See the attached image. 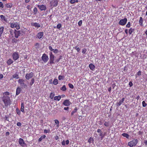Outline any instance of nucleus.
Segmentation results:
<instances>
[{
	"label": "nucleus",
	"instance_id": "30",
	"mask_svg": "<svg viewBox=\"0 0 147 147\" xmlns=\"http://www.w3.org/2000/svg\"><path fill=\"white\" fill-rule=\"evenodd\" d=\"M55 122L56 125V127L58 128L59 126V122L57 119H55L54 120Z\"/></svg>",
	"mask_w": 147,
	"mask_h": 147
},
{
	"label": "nucleus",
	"instance_id": "59",
	"mask_svg": "<svg viewBox=\"0 0 147 147\" xmlns=\"http://www.w3.org/2000/svg\"><path fill=\"white\" fill-rule=\"evenodd\" d=\"M17 125L18 126H20L21 125V124L20 122H18L17 123Z\"/></svg>",
	"mask_w": 147,
	"mask_h": 147
},
{
	"label": "nucleus",
	"instance_id": "5",
	"mask_svg": "<svg viewBox=\"0 0 147 147\" xmlns=\"http://www.w3.org/2000/svg\"><path fill=\"white\" fill-rule=\"evenodd\" d=\"M54 55L53 54L52 52H50L49 54V63L50 64L54 63Z\"/></svg>",
	"mask_w": 147,
	"mask_h": 147
},
{
	"label": "nucleus",
	"instance_id": "1",
	"mask_svg": "<svg viewBox=\"0 0 147 147\" xmlns=\"http://www.w3.org/2000/svg\"><path fill=\"white\" fill-rule=\"evenodd\" d=\"M10 93L8 92H4L3 94L1 99L5 106L7 107L11 104L10 97L8 96L10 95Z\"/></svg>",
	"mask_w": 147,
	"mask_h": 147
},
{
	"label": "nucleus",
	"instance_id": "28",
	"mask_svg": "<svg viewBox=\"0 0 147 147\" xmlns=\"http://www.w3.org/2000/svg\"><path fill=\"white\" fill-rule=\"evenodd\" d=\"M4 29V27L3 26L0 27V37L2 36V34L3 32Z\"/></svg>",
	"mask_w": 147,
	"mask_h": 147
},
{
	"label": "nucleus",
	"instance_id": "42",
	"mask_svg": "<svg viewBox=\"0 0 147 147\" xmlns=\"http://www.w3.org/2000/svg\"><path fill=\"white\" fill-rule=\"evenodd\" d=\"M93 139L92 137H90L88 140V142H89L90 144L92 143V142L93 141Z\"/></svg>",
	"mask_w": 147,
	"mask_h": 147
},
{
	"label": "nucleus",
	"instance_id": "11",
	"mask_svg": "<svg viewBox=\"0 0 147 147\" xmlns=\"http://www.w3.org/2000/svg\"><path fill=\"white\" fill-rule=\"evenodd\" d=\"M18 142L20 145L22 147L26 145V144L24 142L23 139L21 138H19Z\"/></svg>",
	"mask_w": 147,
	"mask_h": 147
},
{
	"label": "nucleus",
	"instance_id": "20",
	"mask_svg": "<svg viewBox=\"0 0 147 147\" xmlns=\"http://www.w3.org/2000/svg\"><path fill=\"white\" fill-rule=\"evenodd\" d=\"M0 17L2 21H4L5 22H7V19L6 18V17L5 16L2 15L0 16Z\"/></svg>",
	"mask_w": 147,
	"mask_h": 147
},
{
	"label": "nucleus",
	"instance_id": "39",
	"mask_svg": "<svg viewBox=\"0 0 147 147\" xmlns=\"http://www.w3.org/2000/svg\"><path fill=\"white\" fill-rule=\"evenodd\" d=\"M99 135L100 136V138L101 140L105 136V134H103L102 133V132H101L99 134Z\"/></svg>",
	"mask_w": 147,
	"mask_h": 147
},
{
	"label": "nucleus",
	"instance_id": "41",
	"mask_svg": "<svg viewBox=\"0 0 147 147\" xmlns=\"http://www.w3.org/2000/svg\"><path fill=\"white\" fill-rule=\"evenodd\" d=\"M78 0H71L70 1V3L71 4H74L75 2L78 3Z\"/></svg>",
	"mask_w": 147,
	"mask_h": 147
},
{
	"label": "nucleus",
	"instance_id": "54",
	"mask_svg": "<svg viewBox=\"0 0 147 147\" xmlns=\"http://www.w3.org/2000/svg\"><path fill=\"white\" fill-rule=\"evenodd\" d=\"M75 49H76L78 52H79L80 51V49L79 47H75Z\"/></svg>",
	"mask_w": 147,
	"mask_h": 147
},
{
	"label": "nucleus",
	"instance_id": "23",
	"mask_svg": "<svg viewBox=\"0 0 147 147\" xmlns=\"http://www.w3.org/2000/svg\"><path fill=\"white\" fill-rule=\"evenodd\" d=\"M61 98V97L60 96H56L54 98V99L55 100L59 101Z\"/></svg>",
	"mask_w": 147,
	"mask_h": 147
},
{
	"label": "nucleus",
	"instance_id": "15",
	"mask_svg": "<svg viewBox=\"0 0 147 147\" xmlns=\"http://www.w3.org/2000/svg\"><path fill=\"white\" fill-rule=\"evenodd\" d=\"M43 35V32H39L38 33L37 35V38L39 39H40L42 38Z\"/></svg>",
	"mask_w": 147,
	"mask_h": 147
},
{
	"label": "nucleus",
	"instance_id": "36",
	"mask_svg": "<svg viewBox=\"0 0 147 147\" xmlns=\"http://www.w3.org/2000/svg\"><path fill=\"white\" fill-rule=\"evenodd\" d=\"M53 83L55 85H57L58 84V81L57 79H55L53 81Z\"/></svg>",
	"mask_w": 147,
	"mask_h": 147
},
{
	"label": "nucleus",
	"instance_id": "53",
	"mask_svg": "<svg viewBox=\"0 0 147 147\" xmlns=\"http://www.w3.org/2000/svg\"><path fill=\"white\" fill-rule=\"evenodd\" d=\"M4 5L2 2H0V7L2 8H3L4 7Z\"/></svg>",
	"mask_w": 147,
	"mask_h": 147
},
{
	"label": "nucleus",
	"instance_id": "63",
	"mask_svg": "<svg viewBox=\"0 0 147 147\" xmlns=\"http://www.w3.org/2000/svg\"><path fill=\"white\" fill-rule=\"evenodd\" d=\"M9 132L7 131L6 132L5 135L6 136H9Z\"/></svg>",
	"mask_w": 147,
	"mask_h": 147
},
{
	"label": "nucleus",
	"instance_id": "50",
	"mask_svg": "<svg viewBox=\"0 0 147 147\" xmlns=\"http://www.w3.org/2000/svg\"><path fill=\"white\" fill-rule=\"evenodd\" d=\"M50 130L49 129L48 130H46L45 129L44 130V133H45L47 134V133H49L50 132Z\"/></svg>",
	"mask_w": 147,
	"mask_h": 147
},
{
	"label": "nucleus",
	"instance_id": "14",
	"mask_svg": "<svg viewBox=\"0 0 147 147\" xmlns=\"http://www.w3.org/2000/svg\"><path fill=\"white\" fill-rule=\"evenodd\" d=\"M63 104L65 106H68L70 105L71 103L69 100H66L63 102Z\"/></svg>",
	"mask_w": 147,
	"mask_h": 147
},
{
	"label": "nucleus",
	"instance_id": "6",
	"mask_svg": "<svg viewBox=\"0 0 147 147\" xmlns=\"http://www.w3.org/2000/svg\"><path fill=\"white\" fill-rule=\"evenodd\" d=\"M42 59L44 63H46L49 60L48 56L45 53H44L42 57Z\"/></svg>",
	"mask_w": 147,
	"mask_h": 147
},
{
	"label": "nucleus",
	"instance_id": "12",
	"mask_svg": "<svg viewBox=\"0 0 147 147\" xmlns=\"http://www.w3.org/2000/svg\"><path fill=\"white\" fill-rule=\"evenodd\" d=\"M37 7L41 11H45L47 9L46 6L43 4H42L41 5H37Z\"/></svg>",
	"mask_w": 147,
	"mask_h": 147
},
{
	"label": "nucleus",
	"instance_id": "29",
	"mask_svg": "<svg viewBox=\"0 0 147 147\" xmlns=\"http://www.w3.org/2000/svg\"><path fill=\"white\" fill-rule=\"evenodd\" d=\"M135 31V29L132 28H131L129 30V34H131L134 32Z\"/></svg>",
	"mask_w": 147,
	"mask_h": 147
},
{
	"label": "nucleus",
	"instance_id": "37",
	"mask_svg": "<svg viewBox=\"0 0 147 147\" xmlns=\"http://www.w3.org/2000/svg\"><path fill=\"white\" fill-rule=\"evenodd\" d=\"M54 96H55L54 93V92H51V93L50 95L49 96V98H50L52 99L53 98Z\"/></svg>",
	"mask_w": 147,
	"mask_h": 147
},
{
	"label": "nucleus",
	"instance_id": "62",
	"mask_svg": "<svg viewBox=\"0 0 147 147\" xmlns=\"http://www.w3.org/2000/svg\"><path fill=\"white\" fill-rule=\"evenodd\" d=\"M97 132L98 133H100L102 132V131L100 129H97Z\"/></svg>",
	"mask_w": 147,
	"mask_h": 147
},
{
	"label": "nucleus",
	"instance_id": "7",
	"mask_svg": "<svg viewBox=\"0 0 147 147\" xmlns=\"http://www.w3.org/2000/svg\"><path fill=\"white\" fill-rule=\"evenodd\" d=\"M127 20V19L126 18L121 19L119 22V24L122 26H124L126 24Z\"/></svg>",
	"mask_w": 147,
	"mask_h": 147
},
{
	"label": "nucleus",
	"instance_id": "2",
	"mask_svg": "<svg viewBox=\"0 0 147 147\" xmlns=\"http://www.w3.org/2000/svg\"><path fill=\"white\" fill-rule=\"evenodd\" d=\"M138 143V140L137 139H134L132 140L129 142L128 146L130 147H133L135 146Z\"/></svg>",
	"mask_w": 147,
	"mask_h": 147
},
{
	"label": "nucleus",
	"instance_id": "10",
	"mask_svg": "<svg viewBox=\"0 0 147 147\" xmlns=\"http://www.w3.org/2000/svg\"><path fill=\"white\" fill-rule=\"evenodd\" d=\"M12 57L14 61L16 60L19 58L18 53L17 52H14L12 55Z\"/></svg>",
	"mask_w": 147,
	"mask_h": 147
},
{
	"label": "nucleus",
	"instance_id": "46",
	"mask_svg": "<svg viewBox=\"0 0 147 147\" xmlns=\"http://www.w3.org/2000/svg\"><path fill=\"white\" fill-rule=\"evenodd\" d=\"M62 27L61 24H58L57 26V28L58 29H60Z\"/></svg>",
	"mask_w": 147,
	"mask_h": 147
},
{
	"label": "nucleus",
	"instance_id": "47",
	"mask_svg": "<svg viewBox=\"0 0 147 147\" xmlns=\"http://www.w3.org/2000/svg\"><path fill=\"white\" fill-rule=\"evenodd\" d=\"M68 85L69 86V87L70 88H71V89L74 88V86L72 84H70V83H69V84H68Z\"/></svg>",
	"mask_w": 147,
	"mask_h": 147
},
{
	"label": "nucleus",
	"instance_id": "35",
	"mask_svg": "<svg viewBox=\"0 0 147 147\" xmlns=\"http://www.w3.org/2000/svg\"><path fill=\"white\" fill-rule=\"evenodd\" d=\"M66 89H67L65 85H63V86L60 88V90L63 91H65Z\"/></svg>",
	"mask_w": 147,
	"mask_h": 147
},
{
	"label": "nucleus",
	"instance_id": "19",
	"mask_svg": "<svg viewBox=\"0 0 147 147\" xmlns=\"http://www.w3.org/2000/svg\"><path fill=\"white\" fill-rule=\"evenodd\" d=\"M89 67L90 69L92 71L94 70L95 68V65L92 63L89 64Z\"/></svg>",
	"mask_w": 147,
	"mask_h": 147
},
{
	"label": "nucleus",
	"instance_id": "22",
	"mask_svg": "<svg viewBox=\"0 0 147 147\" xmlns=\"http://www.w3.org/2000/svg\"><path fill=\"white\" fill-rule=\"evenodd\" d=\"M21 111L23 113H25L24 103L23 102H22L21 104Z\"/></svg>",
	"mask_w": 147,
	"mask_h": 147
},
{
	"label": "nucleus",
	"instance_id": "34",
	"mask_svg": "<svg viewBox=\"0 0 147 147\" xmlns=\"http://www.w3.org/2000/svg\"><path fill=\"white\" fill-rule=\"evenodd\" d=\"M35 81V80L34 78H33L31 79V82L30 83L29 85L30 86H32L34 83Z\"/></svg>",
	"mask_w": 147,
	"mask_h": 147
},
{
	"label": "nucleus",
	"instance_id": "33",
	"mask_svg": "<svg viewBox=\"0 0 147 147\" xmlns=\"http://www.w3.org/2000/svg\"><path fill=\"white\" fill-rule=\"evenodd\" d=\"M122 135L123 137H125L127 138H129V135L127 133H123Z\"/></svg>",
	"mask_w": 147,
	"mask_h": 147
},
{
	"label": "nucleus",
	"instance_id": "17",
	"mask_svg": "<svg viewBox=\"0 0 147 147\" xmlns=\"http://www.w3.org/2000/svg\"><path fill=\"white\" fill-rule=\"evenodd\" d=\"M9 32L10 33L9 36L11 38L13 37V35L14 34L15 31L14 32L13 30L11 29L9 31Z\"/></svg>",
	"mask_w": 147,
	"mask_h": 147
},
{
	"label": "nucleus",
	"instance_id": "8",
	"mask_svg": "<svg viewBox=\"0 0 147 147\" xmlns=\"http://www.w3.org/2000/svg\"><path fill=\"white\" fill-rule=\"evenodd\" d=\"M58 3L57 0H52L50 2V4L51 6L53 7H56Z\"/></svg>",
	"mask_w": 147,
	"mask_h": 147
},
{
	"label": "nucleus",
	"instance_id": "61",
	"mask_svg": "<svg viewBox=\"0 0 147 147\" xmlns=\"http://www.w3.org/2000/svg\"><path fill=\"white\" fill-rule=\"evenodd\" d=\"M3 77V76L2 74H0V79L2 78Z\"/></svg>",
	"mask_w": 147,
	"mask_h": 147
},
{
	"label": "nucleus",
	"instance_id": "48",
	"mask_svg": "<svg viewBox=\"0 0 147 147\" xmlns=\"http://www.w3.org/2000/svg\"><path fill=\"white\" fill-rule=\"evenodd\" d=\"M87 51V49L85 48L83 49L82 50V53L83 54H85Z\"/></svg>",
	"mask_w": 147,
	"mask_h": 147
},
{
	"label": "nucleus",
	"instance_id": "3",
	"mask_svg": "<svg viewBox=\"0 0 147 147\" xmlns=\"http://www.w3.org/2000/svg\"><path fill=\"white\" fill-rule=\"evenodd\" d=\"M10 27L12 28H15L18 30L20 28L19 24L17 22L11 23L10 24Z\"/></svg>",
	"mask_w": 147,
	"mask_h": 147
},
{
	"label": "nucleus",
	"instance_id": "13",
	"mask_svg": "<svg viewBox=\"0 0 147 147\" xmlns=\"http://www.w3.org/2000/svg\"><path fill=\"white\" fill-rule=\"evenodd\" d=\"M31 25L34 26L36 28H38L40 27V25L37 22L33 23V22L31 23Z\"/></svg>",
	"mask_w": 147,
	"mask_h": 147
},
{
	"label": "nucleus",
	"instance_id": "38",
	"mask_svg": "<svg viewBox=\"0 0 147 147\" xmlns=\"http://www.w3.org/2000/svg\"><path fill=\"white\" fill-rule=\"evenodd\" d=\"M109 121H105L104 123V125L107 127H109Z\"/></svg>",
	"mask_w": 147,
	"mask_h": 147
},
{
	"label": "nucleus",
	"instance_id": "4",
	"mask_svg": "<svg viewBox=\"0 0 147 147\" xmlns=\"http://www.w3.org/2000/svg\"><path fill=\"white\" fill-rule=\"evenodd\" d=\"M18 82L19 84L21 85L22 87L25 88L27 85L24 83L25 80L22 79H19L18 80Z\"/></svg>",
	"mask_w": 147,
	"mask_h": 147
},
{
	"label": "nucleus",
	"instance_id": "21",
	"mask_svg": "<svg viewBox=\"0 0 147 147\" xmlns=\"http://www.w3.org/2000/svg\"><path fill=\"white\" fill-rule=\"evenodd\" d=\"M21 88L20 87H18L16 90V95H19L20 93Z\"/></svg>",
	"mask_w": 147,
	"mask_h": 147
},
{
	"label": "nucleus",
	"instance_id": "26",
	"mask_svg": "<svg viewBox=\"0 0 147 147\" xmlns=\"http://www.w3.org/2000/svg\"><path fill=\"white\" fill-rule=\"evenodd\" d=\"M12 4L10 3H6L5 4V6L6 8H11L12 7Z\"/></svg>",
	"mask_w": 147,
	"mask_h": 147
},
{
	"label": "nucleus",
	"instance_id": "51",
	"mask_svg": "<svg viewBox=\"0 0 147 147\" xmlns=\"http://www.w3.org/2000/svg\"><path fill=\"white\" fill-rule=\"evenodd\" d=\"M131 26L130 23V22H128L127 24L126 25V26L127 28H130Z\"/></svg>",
	"mask_w": 147,
	"mask_h": 147
},
{
	"label": "nucleus",
	"instance_id": "64",
	"mask_svg": "<svg viewBox=\"0 0 147 147\" xmlns=\"http://www.w3.org/2000/svg\"><path fill=\"white\" fill-rule=\"evenodd\" d=\"M143 133V132L141 131H140L138 132V134L139 135H142Z\"/></svg>",
	"mask_w": 147,
	"mask_h": 147
},
{
	"label": "nucleus",
	"instance_id": "25",
	"mask_svg": "<svg viewBox=\"0 0 147 147\" xmlns=\"http://www.w3.org/2000/svg\"><path fill=\"white\" fill-rule=\"evenodd\" d=\"M13 62V61L11 59H9L7 61V63L8 65H10Z\"/></svg>",
	"mask_w": 147,
	"mask_h": 147
},
{
	"label": "nucleus",
	"instance_id": "9",
	"mask_svg": "<svg viewBox=\"0 0 147 147\" xmlns=\"http://www.w3.org/2000/svg\"><path fill=\"white\" fill-rule=\"evenodd\" d=\"M34 74L31 72L30 73H27L25 75V78L27 80H29V79L32 78L34 76Z\"/></svg>",
	"mask_w": 147,
	"mask_h": 147
},
{
	"label": "nucleus",
	"instance_id": "31",
	"mask_svg": "<svg viewBox=\"0 0 147 147\" xmlns=\"http://www.w3.org/2000/svg\"><path fill=\"white\" fill-rule=\"evenodd\" d=\"M13 78H16V79H18L19 78V76L17 73L14 74L12 76Z\"/></svg>",
	"mask_w": 147,
	"mask_h": 147
},
{
	"label": "nucleus",
	"instance_id": "32",
	"mask_svg": "<svg viewBox=\"0 0 147 147\" xmlns=\"http://www.w3.org/2000/svg\"><path fill=\"white\" fill-rule=\"evenodd\" d=\"M77 110V107H75L73 111H72L71 113V115L72 116L73 115L74 113L76 112Z\"/></svg>",
	"mask_w": 147,
	"mask_h": 147
},
{
	"label": "nucleus",
	"instance_id": "44",
	"mask_svg": "<svg viewBox=\"0 0 147 147\" xmlns=\"http://www.w3.org/2000/svg\"><path fill=\"white\" fill-rule=\"evenodd\" d=\"M37 8L36 7H35L33 9V13H34V15H36L37 12Z\"/></svg>",
	"mask_w": 147,
	"mask_h": 147
},
{
	"label": "nucleus",
	"instance_id": "55",
	"mask_svg": "<svg viewBox=\"0 0 147 147\" xmlns=\"http://www.w3.org/2000/svg\"><path fill=\"white\" fill-rule=\"evenodd\" d=\"M129 85L130 87H131L133 85V84L132 82L130 81L129 82Z\"/></svg>",
	"mask_w": 147,
	"mask_h": 147
},
{
	"label": "nucleus",
	"instance_id": "56",
	"mask_svg": "<svg viewBox=\"0 0 147 147\" xmlns=\"http://www.w3.org/2000/svg\"><path fill=\"white\" fill-rule=\"evenodd\" d=\"M49 50L51 51H53V50H54V49L52 48V47L51 46H49Z\"/></svg>",
	"mask_w": 147,
	"mask_h": 147
},
{
	"label": "nucleus",
	"instance_id": "43",
	"mask_svg": "<svg viewBox=\"0 0 147 147\" xmlns=\"http://www.w3.org/2000/svg\"><path fill=\"white\" fill-rule=\"evenodd\" d=\"M64 78L65 77L64 76L59 75L58 76V79L59 80H61L64 79Z\"/></svg>",
	"mask_w": 147,
	"mask_h": 147
},
{
	"label": "nucleus",
	"instance_id": "58",
	"mask_svg": "<svg viewBox=\"0 0 147 147\" xmlns=\"http://www.w3.org/2000/svg\"><path fill=\"white\" fill-rule=\"evenodd\" d=\"M63 146H65L66 144H65V140H63V141L61 142Z\"/></svg>",
	"mask_w": 147,
	"mask_h": 147
},
{
	"label": "nucleus",
	"instance_id": "27",
	"mask_svg": "<svg viewBox=\"0 0 147 147\" xmlns=\"http://www.w3.org/2000/svg\"><path fill=\"white\" fill-rule=\"evenodd\" d=\"M46 137L45 135H43L41 136L38 140V142H40L42 141V139H45Z\"/></svg>",
	"mask_w": 147,
	"mask_h": 147
},
{
	"label": "nucleus",
	"instance_id": "18",
	"mask_svg": "<svg viewBox=\"0 0 147 147\" xmlns=\"http://www.w3.org/2000/svg\"><path fill=\"white\" fill-rule=\"evenodd\" d=\"M15 33L14 35H15V37L16 38H18L19 36H20V33L19 31H17L15 30Z\"/></svg>",
	"mask_w": 147,
	"mask_h": 147
},
{
	"label": "nucleus",
	"instance_id": "45",
	"mask_svg": "<svg viewBox=\"0 0 147 147\" xmlns=\"http://www.w3.org/2000/svg\"><path fill=\"white\" fill-rule=\"evenodd\" d=\"M142 106L143 107H145L147 105V104L144 101H143L142 102Z\"/></svg>",
	"mask_w": 147,
	"mask_h": 147
},
{
	"label": "nucleus",
	"instance_id": "24",
	"mask_svg": "<svg viewBox=\"0 0 147 147\" xmlns=\"http://www.w3.org/2000/svg\"><path fill=\"white\" fill-rule=\"evenodd\" d=\"M143 18H142V17H140V20L139 21V25L141 26H143Z\"/></svg>",
	"mask_w": 147,
	"mask_h": 147
},
{
	"label": "nucleus",
	"instance_id": "60",
	"mask_svg": "<svg viewBox=\"0 0 147 147\" xmlns=\"http://www.w3.org/2000/svg\"><path fill=\"white\" fill-rule=\"evenodd\" d=\"M69 141L68 140H67L65 141V144L66 145H68L69 144Z\"/></svg>",
	"mask_w": 147,
	"mask_h": 147
},
{
	"label": "nucleus",
	"instance_id": "49",
	"mask_svg": "<svg viewBox=\"0 0 147 147\" xmlns=\"http://www.w3.org/2000/svg\"><path fill=\"white\" fill-rule=\"evenodd\" d=\"M82 24V20H81L78 22V25L79 26H81Z\"/></svg>",
	"mask_w": 147,
	"mask_h": 147
},
{
	"label": "nucleus",
	"instance_id": "57",
	"mask_svg": "<svg viewBox=\"0 0 147 147\" xmlns=\"http://www.w3.org/2000/svg\"><path fill=\"white\" fill-rule=\"evenodd\" d=\"M141 71L140 70L137 73V75L139 76H140L141 75Z\"/></svg>",
	"mask_w": 147,
	"mask_h": 147
},
{
	"label": "nucleus",
	"instance_id": "52",
	"mask_svg": "<svg viewBox=\"0 0 147 147\" xmlns=\"http://www.w3.org/2000/svg\"><path fill=\"white\" fill-rule=\"evenodd\" d=\"M53 51L54 53H58L59 51L58 49H54V50H53Z\"/></svg>",
	"mask_w": 147,
	"mask_h": 147
},
{
	"label": "nucleus",
	"instance_id": "16",
	"mask_svg": "<svg viewBox=\"0 0 147 147\" xmlns=\"http://www.w3.org/2000/svg\"><path fill=\"white\" fill-rule=\"evenodd\" d=\"M124 99L125 98H123L119 102L116 103V105L118 107L120 106L121 105L122 103L123 102Z\"/></svg>",
	"mask_w": 147,
	"mask_h": 147
},
{
	"label": "nucleus",
	"instance_id": "40",
	"mask_svg": "<svg viewBox=\"0 0 147 147\" xmlns=\"http://www.w3.org/2000/svg\"><path fill=\"white\" fill-rule=\"evenodd\" d=\"M16 111L17 114L19 115H20L21 114V111H20L18 109V108L16 109Z\"/></svg>",
	"mask_w": 147,
	"mask_h": 147
}]
</instances>
